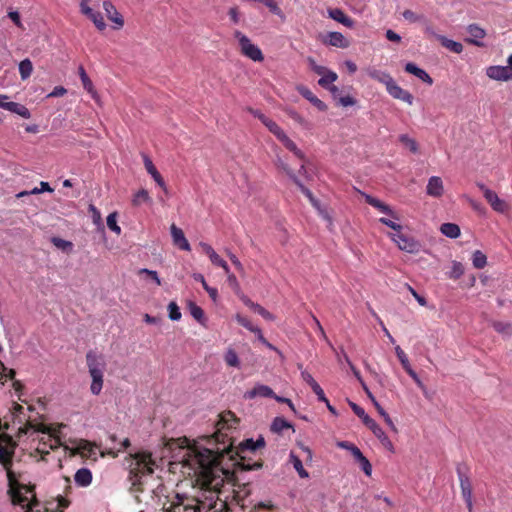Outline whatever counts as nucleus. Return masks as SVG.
Instances as JSON below:
<instances>
[{"label":"nucleus","mask_w":512,"mask_h":512,"mask_svg":"<svg viewBox=\"0 0 512 512\" xmlns=\"http://www.w3.org/2000/svg\"><path fill=\"white\" fill-rule=\"evenodd\" d=\"M239 419L232 411L219 414L215 432L208 436L210 447L195 452L192 461L197 467L195 485L208 492L207 499L213 500L224 484V476H233L229 467L224 465L225 459H234V454H254L256 451L254 440L246 439L236 448L233 446L229 433L237 428Z\"/></svg>","instance_id":"obj_1"},{"label":"nucleus","mask_w":512,"mask_h":512,"mask_svg":"<svg viewBox=\"0 0 512 512\" xmlns=\"http://www.w3.org/2000/svg\"><path fill=\"white\" fill-rule=\"evenodd\" d=\"M129 458L128 480L131 483V489L140 492L143 490L142 478L154 472L153 466L155 461L152 459V454L148 451L130 453Z\"/></svg>","instance_id":"obj_2"},{"label":"nucleus","mask_w":512,"mask_h":512,"mask_svg":"<svg viewBox=\"0 0 512 512\" xmlns=\"http://www.w3.org/2000/svg\"><path fill=\"white\" fill-rule=\"evenodd\" d=\"M86 365L92 379L90 392L97 396L101 393L104 384V371L106 368L104 356L94 350H89L86 354Z\"/></svg>","instance_id":"obj_3"},{"label":"nucleus","mask_w":512,"mask_h":512,"mask_svg":"<svg viewBox=\"0 0 512 512\" xmlns=\"http://www.w3.org/2000/svg\"><path fill=\"white\" fill-rule=\"evenodd\" d=\"M233 469H230L231 472H233V476L226 477V475H223L224 481H236L237 480V473L243 472V471H251V470H257L262 468L263 461L259 458L258 460H253L249 454H234V459L231 460Z\"/></svg>","instance_id":"obj_4"},{"label":"nucleus","mask_w":512,"mask_h":512,"mask_svg":"<svg viewBox=\"0 0 512 512\" xmlns=\"http://www.w3.org/2000/svg\"><path fill=\"white\" fill-rule=\"evenodd\" d=\"M8 484H9L8 493L11 496V501H12L13 505H21V506L27 505L29 510H32L33 502L27 504L28 498L22 491L24 490L25 493H30V492H33L34 487L20 484L17 481L15 475H13L12 481L8 482Z\"/></svg>","instance_id":"obj_5"},{"label":"nucleus","mask_w":512,"mask_h":512,"mask_svg":"<svg viewBox=\"0 0 512 512\" xmlns=\"http://www.w3.org/2000/svg\"><path fill=\"white\" fill-rule=\"evenodd\" d=\"M234 37L238 40L240 51L245 57L255 62L263 61L264 56L261 49L254 45L246 35L237 30L234 32Z\"/></svg>","instance_id":"obj_6"},{"label":"nucleus","mask_w":512,"mask_h":512,"mask_svg":"<svg viewBox=\"0 0 512 512\" xmlns=\"http://www.w3.org/2000/svg\"><path fill=\"white\" fill-rule=\"evenodd\" d=\"M390 238L397 244L398 248L407 253L416 254L421 250V244L413 237L400 233L389 234Z\"/></svg>","instance_id":"obj_7"},{"label":"nucleus","mask_w":512,"mask_h":512,"mask_svg":"<svg viewBox=\"0 0 512 512\" xmlns=\"http://www.w3.org/2000/svg\"><path fill=\"white\" fill-rule=\"evenodd\" d=\"M507 66H489L486 68V75L496 81L512 80V54L507 59Z\"/></svg>","instance_id":"obj_8"},{"label":"nucleus","mask_w":512,"mask_h":512,"mask_svg":"<svg viewBox=\"0 0 512 512\" xmlns=\"http://www.w3.org/2000/svg\"><path fill=\"white\" fill-rule=\"evenodd\" d=\"M477 186L483 192L484 198L494 211L504 214L509 210V205L506 203V201L500 199L496 192L489 189L482 183H478Z\"/></svg>","instance_id":"obj_9"},{"label":"nucleus","mask_w":512,"mask_h":512,"mask_svg":"<svg viewBox=\"0 0 512 512\" xmlns=\"http://www.w3.org/2000/svg\"><path fill=\"white\" fill-rule=\"evenodd\" d=\"M457 474L460 482L461 494L466 503L468 512L473 511V495H472V485L468 475L463 471L462 467L459 465L457 467Z\"/></svg>","instance_id":"obj_10"},{"label":"nucleus","mask_w":512,"mask_h":512,"mask_svg":"<svg viewBox=\"0 0 512 512\" xmlns=\"http://www.w3.org/2000/svg\"><path fill=\"white\" fill-rule=\"evenodd\" d=\"M8 99L9 97L7 95L0 94V108L15 113L24 119L31 117V113L26 106L17 102L8 101Z\"/></svg>","instance_id":"obj_11"},{"label":"nucleus","mask_w":512,"mask_h":512,"mask_svg":"<svg viewBox=\"0 0 512 512\" xmlns=\"http://www.w3.org/2000/svg\"><path fill=\"white\" fill-rule=\"evenodd\" d=\"M388 94L394 99L401 100L408 105H412L414 101L413 95L408 91L400 87L394 79L386 87Z\"/></svg>","instance_id":"obj_12"},{"label":"nucleus","mask_w":512,"mask_h":512,"mask_svg":"<svg viewBox=\"0 0 512 512\" xmlns=\"http://www.w3.org/2000/svg\"><path fill=\"white\" fill-rule=\"evenodd\" d=\"M199 246L202 252L209 257L213 265L221 267L226 274L229 273V266L227 262L215 252L211 245L205 242H200Z\"/></svg>","instance_id":"obj_13"},{"label":"nucleus","mask_w":512,"mask_h":512,"mask_svg":"<svg viewBox=\"0 0 512 512\" xmlns=\"http://www.w3.org/2000/svg\"><path fill=\"white\" fill-rule=\"evenodd\" d=\"M379 439L381 444L390 452H394V445L392 441L388 438V436L385 434L383 429L375 422L374 419L368 420V422L365 424Z\"/></svg>","instance_id":"obj_14"},{"label":"nucleus","mask_w":512,"mask_h":512,"mask_svg":"<svg viewBox=\"0 0 512 512\" xmlns=\"http://www.w3.org/2000/svg\"><path fill=\"white\" fill-rule=\"evenodd\" d=\"M143 161L144 166L147 172L152 176L154 181L158 184V186L163 190V192L168 195V188L167 185L161 176V174L156 169L155 165L153 164L152 160L147 156L143 155Z\"/></svg>","instance_id":"obj_15"},{"label":"nucleus","mask_w":512,"mask_h":512,"mask_svg":"<svg viewBox=\"0 0 512 512\" xmlns=\"http://www.w3.org/2000/svg\"><path fill=\"white\" fill-rule=\"evenodd\" d=\"M170 231H171V237L173 240V244L175 246H177L180 250H183V251L191 250V246H190L188 240L186 239L184 232L182 231L181 228L177 227L175 224H172L170 227Z\"/></svg>","instance_id":"obj_16"},{"label":"nucleus","mask_w":512,"mask_h":512,"mask_svg":"<svg viewBox=\"0 0 512 512\" xmlns=\"http://www.w3.org/2000/svg\"><path fill=\"white\" fill-rule=\"evenodd\" d=\"M13 452L9 451L4 445L0 443V463L7 473L8 482L12 481L14 472L12 471Z\"/></svg>","instance_id":"obj_17"},{"label":"nucleus","mask_w":512,"mask_h":512,"mask_svg":"<svg viewBox=\"0 0 512 512\" xmlns=\"http://www.w3.org/2000/svg\"><path fill=\"white\" fill-rule=\"evenodd\" d=\"M426 193L431 197L440 198L444 194L442 179L438 176L430 177L426 186Z\"/></svg>","instance_id":"obj_18"},{"label":"nucleus","mask_w":512,"mask_h":512,"mask_svg":"<svg viewBox=\"0 0 512 512\" xmlns=\"http://www.w3.org/2000/svg\"><path fill=\"white\" fill-rule=\"evenodd\" d=\"M467 31L470 35L465 41L478 47H483L484 44L480 40L486 36V32L483 28L476 24H471L467 27Z\"/></svg>","instance_id":"obj_19"},{"label":"nucleus","mask_w":512,"mask_h":512,"mask_svg":"<svg viewBox=\"0 0 512 512\" xmlns=\"http://www.w3.org/2000/svg\"><path fill=\"white\" fill-rule=\"evenodd\" d=\"M103 9L106 12L107 18L116 24V29H120L123 27L124 19L111 1H104Z\"/></svg>","instance_id":"obj_20"},{"label":"nucleus","mask_w":512,"mask_h":512,"mask_svg":"<svg viewBox=\"0 0 512 512\" xmlns=\"http://www.w3.org/2000/svg\"><path fill=\"white\" fill-rule=\"evenodd\" d=\"M365 201L367 204L371 205L372 207L378 209L380 212L382 213H385L389 216H391V218L395 219V220H399V216L398 214L393 211L389 205L385 204L384 202L380 201L379 199L371 196V195H368L366 194L365 195Z\"/></svg>","instance_id":"obj_21"},{"label":"nucleus","mask_w":512,"mask_h":512,"mask_svg":"<svg viewBox=\"0 0 512 512\" xmlns=\"http://www.w3.org/2000/svg\"><path fill=\"white\" fill-rule=\"evenodd\" d=\"M274 391L267 385L257 384L253 389L246 391L245 399H254L256 397L273 398Z\"/></svg>","instance_id":"obj_22"},{"label":"nucleus","mask_w":512,"mask_h":512,"mask_svg":"<svg viewBox=\"0 0 512 512\" xmlns=\"http://www.w3.org/2000/svg\"><path fill=\"white\" fill-rule=\"evenodd\" d=\"M404 70L407 73L416 76L421 81H423L424 83H426L430 86L433 84L432 77L424 69L419 68L416 64H414L412 62L406 63Z\"/></svg>","instance_id":"obj_23"},{"label":"nucleus","mask_w":512,"mask_h":512,"mask_svg":"<svg viewBox=\"0 0 512 512\" xmlns=\"http://www.w3.org/2000/svg\"><path fill=\"white\" fill-rule=\"evenodd\" d=\"M297 91L305 99H307L310 103H312L318 110H320V111H326L327 110V105L322 100L317 98L313 94V92L309 88H307L306 86H303V85L298 86L297 87Z\"/></svg>","instance_id":"obj_24"},{"label":"nucleus","mask_w":512,"mask_h":512,"mask_svg":"<svg viewBox=\"0 0 512 512\" xmlns=\"http://www.w3.org/2000/svg\"><path fill=\"white\" fill-rule=\"evenodd\" d=\"M323 43L338 48H347L349 46V41L340 32H329Z\"/></svg>","instance_id":"obj_25"},{"label":"nucleus","mask_w":512,"mask_h":512,"mask_svg":"<svg viewBox=\"0 0 512 512\" xmlns=\"http://www.w3.org/2000/svg\"><path fill=\"white\" fill-rule=\"evenodd\" d=\"M328 15L333 20L343 24L348 28H353L354 26V21L339 8L328 9Z\"/></svg>","instance_id":"obj_26"},{"label":"nucleus","mask_w":512,"mask_h":512,"mask_svg":"<svg viewBox=\"0 0 512 512\" xmlns=\"http://www.w3.org/2000/svg\"><path fill=\"white\" fill-rule=\"evenodd\" d=\"M74 480L78 486L87 487L92 482V473L88 468H81L75 473Z\"/></svg>","instance_id":"obj_27"},{"label":"nucleus","mask_w":512,"mask_h":512,"mask_svg":"<svg viewBox=\"0 0 512 512\" xmlns=\"http://www.w3.org/2000/svg\"><path fill=\"white\" fill-rule=\"evenodd\" d=\"M367 74L370 78L385 85V87H387L393 79V77L389 73H387L385 71L377 70L375 68L369 69L367 71Z\"/></svg>","instance_id":"obj_28"},{"label":"nucleus","mask_w":512,"mask_h":512,"mask_svg":"<svg viewBox=\"0 0 512 512\" xmlns=\"http://www.w3.org/2000/svg\"><path fill=\"white\" fill-rule=\"evenodd\" d=\"M336 445L341 449L348 450L357 463L364 456L361 450L349 441H338Z\"/></svg>","instance_id":"obj_29"},{"label":"nucleus","mask_w":512,"mask_h":512,"mask_svg":"<svg viewBox=\"0 0 512 512\" xmlns=\"http://www.w3.org/2000/svg\"><path fill=\"white\" fill-rule=\"evenodd\" d=\"M438 41L443 47L456 54H460L463 51V45L460 42L448 39L445 36H438Z\"/></svg>","instance_id":"obj_30"},{"label":"nucleus","mask_w":512,"mask_h":512,"mask_svg":"<svg viewBox=\"0 0 512 512\" xmlns=\"http://www.w3.org/2000/svg\"><path fill=\"white\" fill-rule=\"evenodd\" d=\"M440 231L445 236L455 239L460 236V227L454 223H443L440 227Z\"/></svg>","instance_id":"obj_31"},{"label":"nucleus","mask_w":512,"mask_h":512,"mask_svg":"<svg viewBox=\"0 0 512 512\" xmlns=\"http://www.w3.org/2000/svg\"><path fill=\"white\" fill-rule=\"evenodd\" d=\"M144 203L151 204L152 199L146 189H140L138 192L134 194L132 199V205L135 207H139Z\"/></svg>","instance_id":"obj_32"},{"label":"nucleus","mask_w":512,"mask_h":512,"mask_svg":"<svg viewBox=\"0 0 512 512\" xmlns=\"http://www.w3.org/2000/svg\"><path fill=\"white\" fill-rule=\"evenodd\" d=\"M492 327L504 337L512 336V323L510 322L494 321Z\"/></svg>","instance_id":"obj_33"},{"label":"nucleus","mask_w":512,"mask_h":512,"mask_svg":"<svg viewBox=\"0 0 512 512\" xmlns=\"http://www.w3.org/2000/svg\"><path fill=\"white\" fill-rule=\"evenodd\" d=\"M286 149L291 151L297 158L304 160V153L297 147V145L292 141L287 135L280 141Z\"/></svg>","instance_id":"obj_34"},{"label":"nucleus","mask_w":512,"mask_h":512,"mask_svg":"<svg viewBox=\"0 0 512 512\" xmlns=\"http://www.w3.org/2000/svg\"><path fill=\"white\" fill-rule=\"evenodd\" d=\"M338 79V75L337 73H335L334 71L332 70H328V72H326L319 80H318V84L325 88V89H328V87L332 86L333 83Z\"/></svg>","instance_id":"obj_35"},{"label":"nucleus","mask_w":512,"mask_h":512,"mask_svg":"<svg viewBox=\"0 0 512 512\" xmlns=\"http://www.w3.org/2000/svg\"><path fill=\"white\" fill-rule=\"evenodd\" d=\"M33 71V65L30 59H24L19 63V73L22 80L28 79Z\"/></svg>","instance_id":"obj_36"},{"label":"nucleus","mask_w":512,"mask_h":512,"mask_svg":"<svg viewBox=\"0 0 512 512\" xmlns=\"http://www.w3.org/2000/svg\"><path fill=\"white\" fill-rule=\"evenodd\" d=\"M188 308L192 317L195 320H197L200 324H204L205 316L203 309L194 302H189Z\"/></svg>","instance_id":"obj_37"},{"label":"nucleus","mask_w":512,"mask_h":512,"mask_svg":"<svg viewBox=\"0 0 512 512\" xmlns=\"http://www.w3.org/2000/svg\"><path fill=\"white\" fill-rule=\"evenodd\" d=\"M86 17L94 23L98 30L103 31L106 28V23L100 12L92 10Z\"/></svg>","instance_id":"obj_38"},{"label":"nucleus","mask_w":512,"mask_h":512,"mask_svg":"<svg viewBox=\"0 0 512 512\" xmlns=\"http://www.w3.org/2000/svg\"><path fill=\"white\" fill-rule=\"evenodd\" d=\"M291 427L292 425L282 417H276L271 424V430L276 433H280Z\"/></svg>","instance_id":"obj_39"},{"label":"nucleus","mask_w":512,"mask_h":512,"mask_svg":"<svg viewBox=\"0 0 512 512\" xmlns=\"http://www.w3.org/2000/svg\"><path fill=\"white\" fill-rule=\"evenodd\" d=\"M472 262H473V266L477 269H482L486 266L487 264V257L486 255L481 252L480 250H476L474 253H473V256H472Z\"/></svg>","instance_id":"obj_40"},{"label":"nucleus","mask_w":512,"mask_h":512,"mask_svg":"<svg viewBox=\"0 0 512 512\" xmlns=\"http://www.w3.org/2000/svg\"><path fill=\"white\" fill-rule=\"evenodd\" d=\"M251 512H277V510L271 501H261L253 505Z\"/></svg>","instance_id":"obj_41"},{"label":"nucleus","mask_w":512,"mask_h":512,"mask_svg":"<svg viewBox=\"0 0 512 512\" xmlns=\"http://www.w3.org/2000/svg\"><path fill=\"white\" fill-rule=\"evenodd\" d=\"M79 75L85 90H87L91 94H95L94 86L90 78L88 77L85 69L81 66L79 68Z\"/></svg>","instance_id":"obj_42"},{"label":"nucleus","mask_w":512,"mask_h":512,"mask_svg":"<svg viewBox=\"0 0 512 512\" xmlns=\"http://www.w3.org/2000/svg\"><path fill=\"white\" fill-rule=\"evenodd\" d=\"M224 360L228 366L231 367H239V358L235 350L228 349L225 353Z\"/></svg>","instance_id":"obj_43"},{"label":"nucleus","mask_w":512,"mask_h":512,"mask_svg":"<svg viewBox=\"0 0 512 512\" xmlns=\"http://www.w3.org/2000/svg\"><path fill=\"white\" fill-rule=\"evenodd\" d=\"M250 489L248 488L247 484H244L243 487L235 493V499L237 500V503L242 507L246 508L247 505L245 504V498L249 496Z\"/></svg>","instance_id":"obj_44"},{"label":"nucleus","mask_w":512,"mask_h":512,"mask_svg":"<svg viewBox=\"0 0 512 512\" xmlns=\"http://www.w3.org/2000/svg\"><path fill=\"white\" fill-rule=\"evenodd\" d=\"M399 141L404 144L412 153H417L418 152V144L417 142L410 138L408 135L406 134H402L399 136Z\"/></svg>","instance_id":"obj_45"},{"label":"nucleus","mask_w":512,"mask_h":512,"mask_svg":"<svg viewBox=\"0 0 512 512\" xmlns=\"http://www.w3.org/2000/svg\"><path fill=\"white\" fill-rule=\"evenodd\" d=\"M464 274V266L462 263L453 261L451 271L449 272V278L457 280Z\"/></svg>","instance_id":"obj_46"},{"label":"nucleus","mask_w":512,"mask_h":512,"mask_svg":"<svg viewBox=\"0 0 512 512\" xmlns=\"http://www.w3.org/2000/svg\"><path fill=\"white\" fill-rule=\"evenodd\" d=\"M51 242L55 247H57L58 249H61L63 251H71L73 248L72 242L64 240L59 237H53L51 239Z\"/></svg>","instance_id":"obj_47"},{"label":"nucleus","mask_w":512,"mask_h":512,"mask_svg":"<svg viewBox=\"0 0 512 512\" xmlns=\"http://www.w3.org/2000/svg\"><path fill=\"white\" fill-rule=\"evenodd\" d=\"M107 226L111 231L115 232L117 235H119L121 233V228L117 224V213L116 212L110 213L107 216Z\"/></svg>","instance_id":"obj_48"},{"label":"nucleus","mask_w":512,"mask_h":512,"mask_svg":"<svg viewBox=\"0 0 512 512\" xmlns=\"http://www.w3.org/2000/svg\"><path fill=\"white\" fill-rule=\"evenodd\" d=\"M349 405H350L351 409L353 410V412L359 418L362 419L364 424H366L368 422V420L372 419L368 414H366L365 410L362 407H360L359 405H357L356 403L350 402Z\"/></svg>","instance_id":"obj_49"},{"label":"nucleus","mask_w":512,"mask_h":512,"mask_svg":"<svg viewBox=\"0 0 512 512\" xmlns=\"http://www.w3.org/2000/svg\"><path fill=\"white\" fill-rule=\"evenodd\" d=\"M292 463L301 478H307L308 472L303 468L302 461L295 455H291Z\"/></svg>","instance_id":"obj_50"},{"label":"nucleus","mask_w":512,"mask_h":512,"mask_svg":"<svg viewBox=\"0 0 512 512\" xmlns=\"http://www.w3.org/2000/svg\"><path fill=\"white\" fill-rule=\"evenodd\" d=\"M169 318L172 321H178L181 319V312L178 305L175 302H170L168 305Z\"/></svg>","instance_id":"obj_51"},{"label":"nucleus","mask_w":512,"mask_h":512,"mask_svg":"<svg viewBox=\"0 0 512 512\" xmlns=\"http://www.w3.org/2000/svg\"><path fill=\"white\" fill-rule=\"evenodd\" d=\"M395 352H396L397 358L399 359L403 369L407 370L408 368H410L411 365L409 363L408 357H407L406 353L401 349L400 346H397L395 348Z\"/></svg>","instance_id":"obj_52"},{"label":"nucleus","mask_w":512,"mask_h":512,"mask_svg":"<svg viewBox=\"0 0 512 512\" xmlns=\"http://www.w3.org/2000/svg\"><path fill=\"white\" fill-rule=\"evenodd\" d=\"M423 31L427 38H436L438 40V36H440L436 33L434 26L426 19L423 20Z\"/></svg>","instance_id":"obj_53"},{"label":"nucleus","mask_w":512,"mask_h":512,"mask_svg":"<svg viewBox=\"0 0 512 512\" xmlns=\"http://www.w3.org/2000/svg\"><path fill=\"white\" fill-rule=\"evenodd\" d=\"M235 318H236V321L241 326H243L244 328L248 329L249 331H251L253 333L258 329V327L254 326L248 318H246L240 314H237Z\"/></svg>","instance_id":"obj_54"},{"label":"nucleus","mask_w":512,"mask_h":512,"mask_svg":"<svg viewBox=\"0 0 512 512\" xmlns=\"http://www.w3.org/2000/svg\"><path fill=\"white\" fill-rule=\"evenodd\" d=\"M293 181H294V183H295V184L300 188L301 192H302L306 197H308V198H309V200L312 202V204H313V205H315V204H316V201H315V199H314V197H313L312 192H311L307 187H305L297 177H295V178L293 179Z\"/></svg>","instance_id":"obj_55"},{"label":"nucleus","mask_w":512,"mask_h":512,"mask_svg":"<svg viewBox=\"0 0 512 512\" xmlns=\"http://www.w3.org/2000/svg\"><path fill=\"white\" fill-rule=\"evenodd\" d=\"M275 165L277 166V168L283 170L292 180L296 177L293 171L281 158H277V160L275 161Z\"/></svg>","instance_id":"obj_56"},{"label":"nucleus","mask_w":512,"mask_h":512,"mask_svg":"<svg viewBox=\"0 0 512 512\" xmlns=\"http://www.w3.org/2000/svg\"><path fill=\"white\" fill-rule=\"evenodd\" d=\"M402 15L405 18V20L409 22H418L424 20L423 16L417 15L414 11L409 9L403 11Z\"/></svg>","instance_id":"obj_57"},{"label":"nucleus","mask_w":512,"mask_h":512,"mask_svg":"<svg viewBox=\"0 0 512 512\" xmlns=\"http://www.w3.org/2000/svg\"><path fill=\"white\" fill-rule=\"evenodd\" d=\"M358 464H359L360 468L362 469V471L365 473V475L371 476V474H372V465H371L370 461L365 456H363L360 459Z\"/></svg>","instance_id":"obj_58"},{"label":"nucleus","mask_w":512,"mask_h":512,"mask_svg":"<svg viewBox=\"0 0 512 512\" xmlns=\"http://www.w3.org/2000/svg\"><path fill=\"white\" fill-rule=\"evenodd\" d=\"M344 356H345V362L348 364V366L350 367L354 376L356 377V379L360 382L361 386L363 387V383H365V382L363 381L360 371L353 365V363L350 361V359L346 353H344Z\"/></svg>","instance_id":"obj_59"},{"label":"nucleus","mask_w":512,"mask_h":512,"mask_svg":"<svg viewBox=\"0 0 512 512\" xmlns=\"http://www.w3.org/2000/svg\"><path fill=\"white\" fill-rule=\"evenodd\" d=\"M140 275L142 274H145L147 275L150 279H152L153 281H155V283L160 286L161 285V280L160 278L158 277V273L154 270H149V269H146V268H143V269H140L139 272H138Z\"/></svg>","instance_id":"obj_60"},{"label":"nucleus","mask_w":512,"mask_h":512,"mask_svg":"<svg viewBox=\"0 0 512 512\" xmlns=\"http://www.w3.org/2000/svg\"><path fill=\"white\" fill-rule=\"evenodd\" d=\"M378 413L384 418V421L386 422V424L394 431V432H397V428L396 426L394 425L392 419L390 418V416L388 415V413L383 409L382 406H378Z\"/></svg>","instance_id":"obj_61"},{"label":"nucleus","mask_w":512,"mask_h":512,"mask_svg":"<svg viewBox=\"0 0 512 512\" xmlns=\"http://www.w3.org/2000/svg\"><path fill=\"white\" fill-rule=\"evenodd\" d=\"M311 389L317 395V398L320 402H324L325 404H328V399L325 396L323 389L321 388V386L318 383L313 385V387Z\"/></svg>","instance_id":"obj_62"},{"label":"nucleus","mask_w":512,"mask_h":512,"mask_svg":"<svg viewBox=\"0 0 512 512\" xmlns=\"http://www.w3.org/2000/svg\"><path fill=\"white\" fill-rule=\"evenodd\" d=\"M408 375L415 381V383L417 384V386L422 389L423 391L426 390V387L424 385V383L421 381V379L418 377L417 373L412 369V367L408 368L407 370H405Z\"/></svg>","instance_id":"obj_63"},{"label":"nucleus","mask_w":512,"mask_h":512,"mask_svg":"<svg viewBox=\"0 0 512 512\" xmlns=\"http://www.w3.org/2000/svg\"><path fill=\"white\" fill-rule=\"evenodd\" d=\"M379 221L382 224H384V225L390 227L391 229L397 231V233H400L401 230H402V226L400 224H397V223H395L394 221H392L390 219L382 217V218L379 219Z\"/></svg>","instance_id":"obj_64"}]
</instances>
